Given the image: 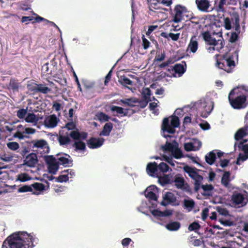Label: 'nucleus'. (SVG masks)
Returning <instances> with one entry per match:
<instances>
[{
  "label": "nucleus",
  "instance_id": "nucleus-1",
  "mask_svg": "<svg viewBox=\"0 0 248 248\" xmlns=\"http://www.w3.org/2000/svg\"><path fill=\"white\" fill-rule=\"evenodd\" d=\"M184 170L189 175L191 179L195 181L194 184L195 191L197 192L201 187L203 190V192L202 193V195H212L211 191L214 189V187L212 185H202L201 186L203 181V177L197 172L200 170L196 169V168H191L189 166L186 165L184 167Z\"/></svg>",
  "mask_w": 248,
  "mask_h": 248
},
{
  "label": "nucleus",
  "instance_id": "nucleus-2",
  "mask_svg": "<svg viewBox=\"0 0 248 248\" xmlns=\"http://www.w3.org/2000/svg\"><path fill=\"white\" fill-rule=\"evenodd\" d=\"M236 90V89H233L229 93L228 99L230 105L237 110L245 108L248 104L247 95L244 93L237 92Z\"/></svg>",
  "mask_w": 248,
  "mask_h": 248
},
{
  "label": "nucleus",
  "instance_id": "nucleus-3",
  "mask_svg": "<svg viewBox=\"0 0 248 248\" xmlns=\"http://www.w3.org/2000/svg\"><path fill=\"white\" fill-rule=\"evenodd\" d=\"M216 65L219 69L223 70L228 73H231L235 67V63L232 55L225 54L217 60Z\"/></svg>",
  "mask_w": 248,
  "mask_h": 248
},
{
  "label": "nucleus",
  "instance_id": "nucleus-4",
  "mask_svg": "<svg viewBox=\"0 0 248 248\" xmlns=\"http://www.w3.org/2000/svg\"><path fill=\"white\" fill-rule=\"evenodd\" d=\"M178 146L179 145L176 141L172 143L167 141L164 145L161 146V149L165 153L168 151L171 152L172 156L178 159L184 157L183 152Z\"/></svg>",
  "mask_w": 248,
  "mask_h": 248
},
{
  "label": "nucleus",
  "instance_id": "nucleus-5",
  "mask_svg": "<svg viewBox=\"0 0 248 248\" xmlns=\"http://www.w3.org/2000/svg\"><path fill=\"white\" fill-rule=\"evenodd\" d=\"M170 122L169 118H164L162 123V130L163 132H167L170 134H174L176 131L175 128L179 127L180 122L179 118L176 116H172Z\"/></svg>",
  "mask_w": 248,
  "mask_h": 248
},
{
  "label": "nucleus",
  "instance_id": "nucleus-6",
  "mask_svg": "<svg viewBox=\"0 0 248 248\" xmlns=\"http://www.w3.org/2000/svg\"><path fill=\"white\" fill-rule=\"evenodd\" d=\"M42 73L45 76L55 74L57 70V62L55 59H52L49 62H47L42 66Z\"/></svg>",
  "mask_w": 248,
  "mask_h": 248
},
{
  "label": "nucleus",
  "instance_id": "nucleus-7",
  "mask_svg": "<svg viewBox=\"0 0 248 248\" xmlns=\"http://www.w3.org/2000/svg\"><path fill=\"white\" fill-rule=\"evenodd\" d=\"M188 12L187 8L181 4H176L174 6L173 21L178 23L184 19L185 15Z\"/></svg>",
  "mask_w": 248,
  "mask_h": 248
},
{
  "label": "nucleus",
  "instance_id": "nucleus-8",
  "mask_svg": "<svg viewBox=\"0 0 248 248\" xmlns=\"http://www.w3.org/2000/svg\"><path fill=\"white\" fill-rule=\"evenodd\" d=\"M232 20L233 25L235 26V30L238 31L240 28V19L237 13H233L232 15V20L228 17L224 18V24L226 30H230L232 28L231 21Z\"/></svg>",
  "mask_w": 248,
  "mask_h": 248
},
{
  "label": "nucleus",
  "instance_id": "nucleus-9",
  "mask_svg": "<svg viewBox=\"0 0 248 248\" xmlns=\"http://www.w3.org/2000/svg\"><path fill=\"white\" fill-rule=\"evenodd\" d=\"M45 161L48 165V172L55 174L59 168V163L56 161L55 158L52 155L46 156Z\"/></svg>",
  "mask_w": 248,
  "mask_h": 248
},
{
  "label": "nucleus",
  "instance_id": "nucleus-10",
  "mask_svg": "<svg viewBox=\"0 0 248 248\" xmlns=\"http://www.w3.org/2000/svg\"><path fill=\"white\" fill-rule=\"evenodd\" d=\"M174 186L178 189H180L186 192H190L191 189L181 174H178L174 176Z\"/></svg>",
  "mask_w": 248,
  "mask_h": 248
},
{
  "label": "nucleus",
  "instance_id": "nucleus-11",
  "mask_svg": "<svg viewBox=\"0 0 248 248\" xmlns=\"http://www.w3.org/2000/svg\"><path fill=\"white\" fill-rule=\"evenodd\" d=\"M158 188L156 186H151L147 188L145 191V195L150 201H157V197L156 192Z\"/></svg>",
  "mask_w": 248,
  "mask_h": 248
},
{
  "label": "nucleus",
  "instance_id": "nucleus-12",
  "mask_svg": "<svg viewBox=\"0 0 248 248\" xmlns=\"http://www.w3.org/2000/svg\"><path fill=\"white\" fill-rule=\"evenodd\" d=\"M232 201L236 205H241V206L245 205L248 200L245 199L243 194L240 193H234L232 196Z\"/></svg>",
  "mask_w": 248,
  "mask_h": 248
},
{
  "label": "nucleus",
  "instance_id": "nucleus-13",
  "mask_svg": "<svg viewBox=\"0 0 248 248\" xmlns=\"http://www.w3.org/2000/svg\"><path fill=\"white\" fill-rule=\"evenodd\" d=\"M105 140L101 138V139H96V138L91 137L87 141L88 147L91 149L97 148L101 147L104 143Z\"/></svg>",
  "mask_w": 248,
  "mask_h": 248
},
{
  "label": "nucleus",
  "instance_id": "nucleus-14",
  "mask_svg": "<svg viewBox=\"0 0 248 248\" xmlns=\"http://www.w3.org/2000/svg\"><path fill=\"white\" fill-rule=\"evenodd\" d=\"M38 162V159L35 153H30L26 156L24 160V165L28 167H34Z\"/></svg>",
  "mask_w": 248,
  "mask_h": 248
},
{
  "label": "nucleus",
  "instance_id": "nucleus-15",
  "mask_svg": "<svg viewBox=\"0 0 248 248\" xmlns=\"http://www.w3.org/2000/svg\"><path fill=\"white\" fill-rule=\"evenodd\" d=\"M199 10L202 12H208L210 6V0H195Z\"/></svg>",
  "mask_w": 248,
  "mask_h": 248
},
{
  "label": "nucleus",
  "instance_id": "nucleus-16",
  "mask_svg": "<svg viewBox=\"0 0 248 248\" xmlns=\"http://www.w3.org/2000/svg\"><path fill=\"white\" fill-rule=\"evenodd\" d=\"M58 121L55 115H50L45 119L44 124L46 127L53 128L57 126Z\"/></svg>",
  "mask_w": 248,
  "mask_h": 248
},
{
  "label": "nucleus",
  "instance_id": "nucleus-17",
  "mask_svg": "<svg viewBox=\"0 0 248 248\" xmlns=\"http://www.w3.org/2000/svg\"><path fill=\"white\" fill-rule=\"evenodd\" d=\"M168 70L171 72V73L173 76L176 77V74H178V76H182L186 71L184 66L182 64L176 63L172 67H171Z\"/></svg>",
  "mask_w": 248,
  "mask_h": 248
},
{
  "label": "nucleus",
  "instance_id": "nucleus-18",
  "mask_svg": "<svg viewBox=\"0 0 248 248\" xmlns=\"http://www.w3.org/2000/svg\"><path fill=\"white\" fill-rule=\"evenodd\" d=\"M175 202L176 198L174 194L170 192H167L163 196V200L161 202V205L166 206Z\"/></svg>",
  "mask_w": 248,
  "mask_h": 248
},
{
  "label": "nucleus",
  "instance_id": "nucleus-19",
  "mask_svg": "<svg viewBox=\"0 0 248 248\" xmlns=\"http://www.w3.org/2000/svg\"><path fill=\"white\" fill-rule=\"evenodd\" d=\"M231 174V173L230 171H225L223 174L221 180V185L223 186L225 188H227L230 190L233 189V187L232 186V185L230 183Z\"/></svg>",
  "mask_w": 248,
  "mask_h": 248
},
{
  "label": "nucleus",
  "instance_id": "nucleus-20",
  "mask_svg": "<svg viewBox=\"0 0 248 248\" xmlns=\"http://www.w3.org/2000/svg\"><path fill=\"white\" fill-rule=\"evenodd\" d=\"M146 171L150 176L156 175L158 177V168L157 163L155 162L148 163L146 166Z\"/></svg>",
  "mask_w": 248,
  "mask_h": 248
},
{
  "label": "nucleus",
  "instance_id": "nucleus-21",
  "mask_svg": "<svg viewBox=\"0 0 248 248\" xmlns=\"http://www.w3.org/2000/svg\"><path fill=\"white\" fill-rule=\"evenodd\" d=\"M202 38L205 42L209 45L216 46L217 45V41L215 38H213L208 31H204L202 33Z\"/></svg>",
  "mask_w": 248,
  "mask_h": 248
},
{
  "label": "nucleus",
  "instance_id": "nucleus-22",
  "mask_svg": "<svg viewBox=\"0 0 248 248\" xmlns=\"http://www.w3.org/2000/svg\"><path fill=\"white\" fill-rule=\"evenodd\" d=\"M198 42L197 37L196 35H193L190 38L189 45H188V48L193 53H195L198 48Z\"/></svg>",
  "mask_w": 248,
  "mask_h": 248
},
{
  "label": "nucleus",
  "instance_id": "nucleus-23",
  "mask_svg": "<svg viewBox=\"0 0 248 248\" xmlns=\"http://www.w3.org/2000/svg\"><path fill=\"white\" fill-rule=\"evenodd\" d=\"M9 245L10 248H26L21 238L11 239L9 241Z\"/></svg>",
  "mask_w": 248,
  "mask_h": 248
},
{
  "label": "nucleus",
  "instance_id": "nucleus-24",
  "mask_svg": "<svg viewBox=\"0 0 248 248\" xmlns=\"http://www.w3.org/2000/svg\"><path fill=\"white\" fill-rule=\"evenodd\" d=\"M58 141L60 144V145L63 146L66 144H69L71 140L68 135L64 136L63 135V132L62 131H60L59 132V135L58 137Z\"/></svg>",
  "mask_w": 248,
  "mask_h": 248
},
{
  "label": "nucleus",
  "instance_id": "nucleus-25",
  "mask_svg": "<svg viewBox=\"0 0 248 248\" xmlns=\"http://www.w3.org/2000/svg\"><path fill=\"white\" fill-rule=\"evenodd\" d=\"M8 88L13 90L14 92H18L21 83L18 82V80L14 78H11L9 83Z\"/></svg>",
  "mask_w": 248,
  "mask_h": 248
},
{
  "label": "nucleus",
  "instance_id": "nucleus-26",
  "mask_svg": "<svg viewBox=\"0 0 248 248\" xmlns=\"http://www.w3.org/2000/svg\"><path fill=\"white\" fill-rule=\"evenodd\" d=\"M217 159V155L215 151L209 152L205 156V160L206 162L209 164L212 165L215 162Z\"/></svg>",
  "mask_w": 248,
  "mask_h": 248
},
{
  "label": "nucleus",
  "instance_id": "nucleus-27",
  "mask_svg": "<svg viewBox=\"0 0 248 248\" xmlns=\"http://www.w3.org/2000/svg\"><path fill=\"white\" fill-rule=\"evenodd\" d=\"M113 128V124L111 122L106 123L105 124L103 130L100 132L99 135L100 136H108L109 135L110 132Z\"/></svg>",
  "mask_w": 248,
  "mask_h": 248
},
{
  "label": "nucleus",
  "instance_id": "nucleus-28",
  "mask_svg": "<svg viewBox=\"0 0 248 248\" xmlns=\"http://www.w3.org/2000/svg\"><path fill=\"white\" fill-rule=\"evenodd\" d=\"M196 143L198 145L197 146H195L191 142L186 143L184 145V148L186 151L198 150L202 146V143L200 141H198Z\"/></svg>",
  "mask_w": 248,
  "mask_h": 248
},
{
  "label": "nucleus",
  "instance_id": "nucleus-29",
  "mask_svg": "<svg viewBox=\"0 0 248 248\" xmlns=\"http://www.w3.org/2000/svg\"><path fill=\"white\" fill-rule=\"evenodd\" d=\"M165 227L170 231H176L180 228L181 224L178 221H172L167 223Z\"/></svg>",
  "mask_w": 248,
  "mask_h": 248
},
{
  "label": "nucleus",
  "instance_id": "nucleus-30",
  "mask_svg": "<svg viewBox=\"0 0 248 248\" xmlns=\"http://www.w3.org/2000/svg\"><path fill=\"white\" fill-rule=\"evenodd\" d=\"M110 110L112 112L116 111L118 114H122V116H126L128 115L127 108L124 109L123 108L117 106H112L110 108Z\"/></svg>",
  "mask_w": 248,
  "mask_h": 248
},
{
  "label": "nucleus",
  "instance_id": "nucleus-31",
  "mask_svg": "<svg viewBox=\"0 0 248 248\" xmlns=\"http://www.w3.org/2000/svg\"><path fill=\"white\" fill-rule=\"evenodd\" d=\"M31 143L33 144V148H43L46 147H48V143L44 140H33Z\"/></svg>",
  "mask_w": 248,
  "mask_h": 248
},
{
  "label": "nucleus",
  "instance_id": "nucleus-32",
  "mask_svg": "<svg viewBox=\"0 0 248 248\" xmlns=\"http://www.w3.org/2000/svg\"><path fill=\"white\" fill-rule=\"evenodd\" d=\"M247 129L242 128L239 129L234 134V139L236 141L240 140L247 135Z\"/></svg>",
  "mask_w": 248,
  "mask_h": 248
},
{
  "label": "nucleus",
  "instance_id": "nucleus-33",
  "mask_svg": "<svg viewBox=\"0 0 248 248\" xmlns=\"http://www.w3.org/2000/svg\"><path fill=\"white\" fill-rule=\"evenodd\" d=\"M51 92V89L46 86L45 84H38L37 88V93H41L44 94H46Z\"/></svg>",
  "mask_w": 248,
  "mask_h": 248
},
{
  "label": "nucleus",
  "instance_id": "nucleus-34",
  "mask_svg": "<svg viewBox=\"0 0 248 248\" xmlns=\"http://www.w3.org/2000/svg\"><path fill=\"white\" fill-rule=\"evenodd\" d=\"M184 206L185 208L188 209V211H191L195 206V202L192 200H184Z\"/></svg>",
  "mask_w": 248,
  "mask_h": 248
},
{
  "label": "nucleus",
  "instance_id": "nucleus-35",
  "mask_svg": "<svg viewBox=\"0 0 248 248\" xmlns=\"http://www.w3.org/2000/svg\"><path fill=\"white\" fill-rule=\"evenodd\" d=\"M96 117L101 122H108L110 119V117L104 112H99L96 114Z\"/></svg>",
  "mask_w": 248,
  "mask_h": 248
},
{
  "label": "nucleus",
  "instance_id": "nucleus-36",
  "mask_svg": "<svg viewBox=\"0 0 248 248\" xmlns=\"http://www.w3.org/2000/svg\"><path fill=\"white\" fill-rule=\"evenodd\" d=\"M227 0H219L217 6H216V11L224 13L226 12L224 5L226 4Z\"/></svg>",
  "mask_w": 248,
  "mask_h": 248
},
{
  "label": "nucleus",
  "instance_id": "nucleus-37",
  "mask_svg": "<svg viewBox=\"0 0 248 248\" xmlns=\"http://www.w3.org/2000/svg\"><path fill=\"white\" fill-rule=\"evenodd\" d=\"M76 148V150L84 151L86 149V144L81 141H76L73 145Z\"/></svg>",
  "mask_w": 248,
  "mask_h": 248
},
{
  "label": "nucleus",
  "instance_id": "nucleus-38",
  "mask_svg": "<svg viewBox=\"0 0 248 248\" xmlns=\"http://www.w3.org/2000/svg\"><path fill=\"white\" fill-rule=\"evenodd\" d=\"M201 227V226L199 223L196 221H194L190 224L189 226L188 227V230L189 231L196 232L197 230H199Z\"/></svg>",
  "mask_w": 248,
  "mask_h": 248
},
{
  "label": "nucleus",
  "instance_id": "nucleus-39",
  "mask_svg": "<svg viewBox=\"0 0 248 248\" xmlns=\"http://www.w3.org/2000/svg\"><path fill=\"white\" fill-rule=\"evenodd\" d=\"M25 120L28 123H33L36 122L38 121V119L36 118V115L34 113H29L26 118Z\"/></svg>",
  "mask_w": 248,
  "mask_h": 248
},
{
  "label": "nucleus",
  "instance_id": "nucleus-40",
  "mask_svg": "<svg viewBox=\"0 0 248 248\" xmlns=\"http://www.w3.org/2000/svg\"><path fill=\"white\" fill-rule=\"evenodd\" d=\"M158 171H160L162 173H165L168 171L170 167L168 164L164 162H161L158 165Z\"/></svg>",
  "mask_w": 248,
  "mask_h": 248
},
{
  "label": "nucleus",
  "instance_id": "nucleus-41",
  "mask_svg": "<svg viewBox=\"0 0 248 248\" xmlns=\"http://www.w3.org/2000/svg\"><path fill=\"white\" fill-rule=\"evenodd\" d=\"M17 128L18 129H22V130H24L23 133L26 134H34L35 132L36 131V130L35 129L32 128H24L22 125H18Z\"/></svg>",
  "mask_w": 248,
  "mask_h": 248
},
{
  "label": "nucleus",
  "instance_id": "nucleus-42",
  "mask_svg": "<svg viewBox=\"0 0 248 248\" xmlns=\"http://www.w3.org/2000/svg\"><path fill=\"white\" fill-rule=\"evenodd\" d=\"M120 102L130 107H134V103L138 102L137 99L132 100V99H126L125 100H120Z\"/></svg>",
  "mask_w": 248,
  "mask_h": 248
},
{
  "label": "nucleus",
  "instance_id": "nucleus-43",
  "mask_svg": "<svg viewBox=\"0 0 248 248\" xmlns=\"http://www.w3.org/2000/svg\"><path fill=\"white\" fill-rule=\"evenodd\" d=\"M32 188L36 190V191H41L45 189V185L38 182H35L34 184L31 185Z\"/></svg>",
  "mask_w": 248,
  "mask_h": 248
},
{
  "label": "nucleus",
  "instance_id": "nucleus-44",
  "mask_svg": "<svg viewBox=\"0 0 248 248\" xmlns=\"http://www.w3.org/2000/svg\"><path fill=\"white\" fill-rule=\"evenodd\" d=\"M142 93L144 99L151 100L150 96L151 95V91L149 88H146L144 89Z\"/></svg>",
  "mask_w": 248,
  "mask_h": 248
},
{
  "label": "nucleus",
  "instance_id": "nucleus-45",
  "mask_svg": "<svg viewBox=\"0 0 248 248\" xmlns=\"http://www.w3.org/2000/svg\"><path fill=\"white\" fill-rule=\"evenodd\" d=\"M7 147L11 150L16 151L19 148V145L16 142H9L7 143Z\"/></svg>",
  "mask_w": 248,
  "mask_h": 248
},
{
  "label": "nucleus",
  "instance_id": "nucleus-46",
  "mask_svg": "<svg viewBox=\"0 0 248 248\" xmlns=\"http://www.w3.org/2000/svg\"><path fill=\"white\" fill-rule=\"evenodd\" d=\"M69 135L74 140H78L80 139V132H78V129L72 131L69 134Z\"/></svg>",
  "mask_w": 248,
  "mask_h": 248
},
{
  "label": "nucleus",
  "instance_id": "nucleus-47",
  "mask_svg": "<svg viewBox=\"0 0 248 248\" xmlns=\"http://www.w3.org/2000/svg\"><path fill=\"white\" fill-rule=\"evenodd\" d=\"M27 113V108H20L16 112V116L20 119H23L25 117Z\"/></svg>",
  "mask_w": 248,
  "mask_h": 248
},
{
  "label": "nucleus",
  "instance_id": "nucleus-48",
  "mask_svg": "<svg viewBox=\"0 0 248 248\" xmlns=\"http://www.w3.org/2000/svg\"><path fill=\"white\" fill-rule=\"evenodd\" d=\"M247 141V140H245L243 142H240L238 145V147L241 149L244 152V154H248V144H244Z\"/></svg>",
  "mask_w": 248,
  "mask_h": 248
},
{
  "label": "nucleus",
  "instance_id": "nucleus-49",
  "mask_svg": "<svg viewBox=\"0 0 248 248\" xmlns=\"http://www.w3.org/2000/svg\"><path fill=\"white\" fill-rule=\"evenodd\" d=\"M19 192H32L33 189L31 186L25 185L18 188V190Z\"/></svg>",
  "mask_w": 248,
  "mask_h": 248
},
{
  "label": "nucleus",
  "instance_id": "nucleus-50",
  "mask_svg": "<svg viewBox=\"0 0 248 248\" xmlns=\"http://www.w3.org/2000/svg\"><path fill=\"white\" fill-rule=\"evenodd\" d=\"M31 179V177L27 173H23L18 175L17 179L21 182H25Z\"/></svg>",
  "mask_w": 248,
  "mask_h": 248
},
{
  "label": "nucleus",
  "instance_id": "nucleus-51",
  "mask_svg": "<svg viewBox=\"0 0 248 248\" xmlns=\"http://www.w3.org/2000/svg\"><path fill=\"white\" fill-rule=\"evenodd\" d=\"M59 164L63 165L64 166H69L70 160L64 157H60L58 158Z\"/></svg>",
  "mask_w": 248,
  "mask_h": 248
},
{
  "label": "nucleus",
  "instance_id": "nucleus-52",
  "mask_svg": "<svg viewBox=\"0 0 248 248\" xmlns=\"http://www.w3.org/2000/svg\"><path fill=\"white\" fill-rule=\"evenodd\" d=\"M142 46L143 48L147 49L150 46V42L146 39L144 35L142 36Z\"/></svg>",
  "mask_w": 248,
  "mask_h": 248
},
{
  "label": "nucleus",
  "instance_id": "nucleus-53",
  "mask_svg": "<svg viewBox=\"0 0 248 248\" xmlns=\"http://www.w3.org/2000/svg\"><path fill=\"white\" fill-rule=\"evenodd\" d=\"M217 213L221 215L224 216H227L229 215V211L227 209L224 208L217 207Z\"/></svg>",
  "mask_w": 248,
  "mask_h": 248
},
{
  "label": "nucleus",
  "instance_id": "nucleus-54",
  "mask_svg": "<svg viewBox=\"0 0 248 248\" xmlns=\"http://www.w3.org/2000/svg\"><path fill=\"white\" fill-rule=\"evenodd\" d=\"M21 130H22V129H18V130L14 135V137L18 138L19 139H24L25 138H27L28 136L25 135L24 133H23V131H20Z\"/></svg>",
  "mask_w": 248,
  "mask_h": 248
},
{
  "label": "nucleus",
  "instance_id": "nucleus-55",
  "mask_svg": "<svg viewBox=\"0 0 248 248\" xmlns=\"http://www.w3.org/2000/svg\"><path fill=\"white\" fill-rule=\"evenodd\" d=\"M120 83L123 85H131L133 84V82L131 81V80L125 77H124L122 78V80L120 81Z\"/></svg>",
  "mask_w": 248,
  "mask_h": 248
},
{
  "label": "nucleus",
  "instance_id": "nucleus-56",
  "mask_svg": "<svg viewBox=\"0 0 248 248\" xmlns=\"http://www.w3.org/2000/svg\"><path fill=\"white\" fill-rule=\"evenodd\" d=\"M28 89L34 93H37V88H38V84H36V83H32L30 84H28L27 86Z\"/></svg>",
  "mask_w": 248,
  "mask_h": 248
},
{
  "label": "nucleus",
  "instance_id": "nucleus-57",
  "mask_svg": "<svg viewBox=\"0 0 248 248\" xmlns=\"http://www.w3.org/2000/svg\"><path fill=\"white\" fill-rule=\"evenodd\" d=\"M69 179L67 174H62L59 175L57 178L56 181L60 183H63V182H66Z\"/></svg>",
  "mask_w": 248,
  "mask_h": 248
},
{
  "label": "nucleus",
  "instance_id": "nucleus-58",
  "mask_svg": "<svg viewBox=\"0 0 248 248\" xmlns=\"http://www.w3.org/2000/svg\"><path fill=\"white\" fill-rule=\"evenodd\" d=\"M240 247V245L235 241L230 242L227 246H222L220 248H236V246Z\"/></svg>",
  "mask_w": 248,
  "mask_h": 248
},
{
  "label": "nucleus",
  "instance_id": "nucleus-59",
  "mask_svg": "<svg viewBox=\"0 0 248 248\" xmlns=\"http://www.w3.org/2000/svg\"><path fill=\"white\" fill-rule=\"evenodd\" d=\"M213 109V106L210 105L208 106V109H206V111L202 112L201 116L202 118H206L211 112Z\"/></svg>",
  "mask_w": 248,
  "mask_h": 248
},
{
  "label": "nucleus",
  "instance_id": "nucleus-60",
  "mask_svg": "<svg viewBox=\"0 0 248 248\" xmlns=\"http://www.w3.org/2000/svg\"><path fill=\"white\" fill-rule=\"evenodd\" d=\"M76 124L73 122H69L65 124V128L68 130H74L76 128Z\"/></svg>",
  "mask_w": 248,
  "mask_h": 248
},
{
  "label": "nucleus",
  "instance_id": "nucleus-61",
  "mask_svg": "<svg viewBox=\"0 0 248 248\" xmlns=\"http://www.w3.org/2000/svg\"><path fill=\"white\" fill-rule=\"evenodd\" d=\"M158 3L164 5L169 6L172 3V0H155Z\"/></svg>",
  "mask_w": 248,
  "mask_h": 248
},
{
  "label": "nucleus",
  "instance_id": "nucleus-62",
  "mask_svg": "<svg viewBox=\"0 0 248 248\" xmlns=\"http://www.w3.org/2000/svg\"><path fill=\"white\" fill-rule=\"evenodd\" d=\"M162 157L163 158L164 160L166 161L167 162L169 163L171 166H174V163L173 162V160L172 159V157H170L166 155H163L162 156Z\"/></svg>",
  "mask_w": 248,
  "mask_h": 248
},
{
  "label": "nucleus",
  "instance_id": "nucleus-63",
  "mask_svg": "<svg viewBox=\"0 0 248 248\" xmlns=\"http://www.w3.org/2000/svg\"><path fill=\"white\" fill-rule=\"evenodd\" d=\"M209 209L208 208L205 207L203 209L202 213V220L204 221L208 216Z\"/></svg>",
  "mask_w": 248,
  "mask_h": 248
},
{
  "label": "nucleus",
  "instance_id": "nucleus-64",
  "mask_svg": "<svg viewBox=\"0 0 248 248\" xmlns=\"http://www.w3.org/2000/svg\"><path fill=\"white\" fill-rule=\"evenodd\" d=\"M112 73V71L111 69L108 72V73L106 76V78H105V82H104L105 85H107L109 83V82L111 78Z\"/></svg>",
  "mask_w": 248,
  "mask_h": 248
}]
</instances>
